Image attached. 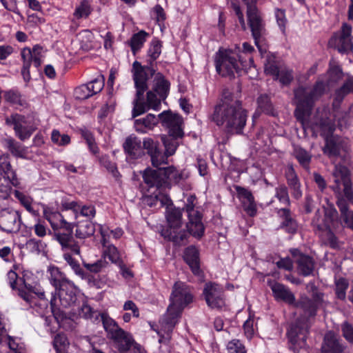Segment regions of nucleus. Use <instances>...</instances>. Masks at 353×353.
Instances as JSON below:
<instances>
[{
  "label": "nucleus",
  "mask_w": 353,
  "mask_h": 353,
  "mask_svg": "<svg viewBox=\"0 0 353 353\" xmlns=\"http://www.w3.org/2000/svg\"><path fill=\"white\" fill-rule=\"evenodd\" d=\"M183 259L189 265L192 273L199 279H203L204 276L200 268L199 254L198 250L194 246H190L185 250Z\"/></svg>",
  "instance_id": "obj_25"
},
{
  "label": "nucleus",
  "mask_w": 353,
  "mask_h": 353,
  "mask_svg": "<svg viewBox=\"0 0 353 353\" xmlns=\"http://www.w3.org/2000/svg\"><path fill=\"white\" fill-rule=\"evenodd\" d=\"M328 80L327 83L332 84L338 82L343 77V72L341 69L336 65L332 66L330 68L328 72Z\"/></svg>",
  "instance_id": "obj_54"
},
{
  "label": "nucleus",
  "mask_w": 353,
  "mask_h": 353,
  "mask_svg": "<svg viewBox=\"0 0 353 353\" xmlns=\"http://www.w3.org/2000/svg\"><path fill=\"white\" fill-rule=\"evenodd\" d=\"M0 174L8 179L10 183L17 186L19 183L16 170L11 164V158L9 153L0 154Z\"/></svg>",
  "instance_id": "obj_26"
},
{
  "label": "nucleus",
  "mask_w": 353,
  "mask_h": 353,
  "mask_svg": "<svg viewBox=\"0 0 353 353\" xmlns=\"http://www.w3.org/2000/svg\"><path fill=\"white\" fill-rule=\"evenodd\" d=\"M142 176L144 182L150 188H166V179L163 168L158 167L157 170L147 168L143 171Z\"/></svg>",
  "instance_id": "obj_22"
},
{
  "label": "nucleus",
  "mask_w": 353,
  "mask_h": 353,
  "mask_svg": "<svg viewBox=\"0 0 353 353\" xmlns=\"http://www.w3.org/2000/svg\"><path fill=\"white\" fill-rule=\"evenodd\" d=\"M69 285L63 286L57 291L59 292V301L64 307H67L73 304L77 299L75 293V286L72 281L68 282Z\"/></svg>",
  "instance_id": "obj_32"
},
{
  "label": "nucleus",
  "mask_w": 353,
  "mask_h": 353,
  "mask_svg": "<svg viewBox=\"0 0 353 353\" xmlns=\"http://www.w3.org/2000/svg\"><path fill=\"white\" fill-rule=\"evenodd\" d=\"M63 259L67 261V263L70 265V266L77 275H79L81 277L84 276L83 270L80 267L79 263L72 256L70 253H64Z\"/></svg>",
  "instance_id": "obj_57"
},
{
  "label": "nucleus",
  "mask_w": 353,
  "mask_h": 353,
  "mask_svg": "<svg viewBox=\"0 0 353 353\" xmlns=\"http://www.w3.org/2000/svg\"><path fill=\"white\" fill-rule=\"evenodd\" d=\"M101 256L109 260L112 263L121 267L123 261L121 259L120 253L118 249L112 243L103 246Z\"/></svg>",
  "instance_id": "obj_38"
},
{
  "label": "nucleus",
  "mask_w": 353,
  "mask_h": 353,
  "mask_svg": "<svg viewBox=\"0 0 353 353\" xmlns=\"http://www.w3.org/2000/svg\"><path fill=\"white\" fill-rule=\"evenodd\" d=\"M248 117L241 101L228 89L223 90L220 101L214 107L212 120L228 134H241Z\"/></svg>",
  "instance_id": "obj_2"
},
{
  "label": "nucleus",
  "mask_w": 353,
  "mask_h": 353,
  "mask_svg": "<svg viewBox=\"0 0 353 353\" xmlns=\"http://www.w3.org/2000/svg\"><path fill=\"white\" fill-rule=\"evenodd\" d=\"M343 336L350 343H353V325L347 321L343 322L341 325Z\"/></svg>",
  "instance_id": "obj_63"
},
{
  "label": "nucleus",
  "mask_w": 353,
  "mask_h": 353,
  "mask_svg": "<svg viewBox=\"0 0 353 353\" xmlns=\"http://www.w3.org/2000/svg\"><path fill=\"white\" fill-rule=\"evenodd\" d=\"M162 43L157 39H154L151 41L148 50L147 60L148 65L143 66L145 69V72L150 76H153L155 73L154 68V62L159 58L161 53Z\"/></svg>",
  "instance_id": "obj_28"
},
{
  "label": "nucleus",
  "mask_w": 353,
  "mask_h": 353,
  "mask_svg": "<svg viewBox=\"0 0 353 353\" xmlns=\"http://www.w3.org/2000/svg\"><path fill=\"white\" fill-rule=\"evenodd\" d=\"M197 199L195 195H190L187 198L183 209L188 213V221L186 228L190 234L195 238H201L205 232V227L202 222V215L199 211L195 209Z\"/></svg>",
  "instance_id": "obj_9"
},
{
  "label": "nucleus",
  "mask_w": 353,
  "mask_h": 353,
  "mask_svg": "<svg viewBox=\"0 0 353 353\" xmlns=\"http://www.w3.org/2000/svg\"><path fill=\"white\" fill-rule=\"evenodd\" d=\"M52 344L56 353H68L70 342L65 334H57L53 338Z\"/></svg>",
  "instance_id": "obj_40"
},
{
  "label": "nucleus",
  "mask_w": 353,
  "mask_h": 353,
  "mask_svg": "<svg viewBox=\"0 0 353 353\" xmlns=\"http://www.w3.org/2000/svg\"><path fill=\"white\" fill-rule=\"evenodd\" d=\"M48 271L50 273V282L55 288L56 291L61 287L65 286V284L68 285V282L70 281L66 278L65 275L58 268L50 267Z\"/></svg>",
  "instance_id": "obj_37"
},
{
  "label": "nucleus",
  "mask_w": 353,
  "mask_h": 353,
  "mask_svg": "<svg viewBox=\"0 0 353 353\" xmlns=\"http://www.w3.org/2000/svg\"><path fill=\"white\" fill-rule=\"evenodd\" d=\"M132 72L134 86L137 90L136 97L133 101V109L132 111V118H135L150 109L159 110L161 106L162 99L157 96L154 91L150 90L146 93V99L143 101L144 92L148 89V80L149 76L145 72V68L138 61H134L132 64Z\"/></svg>",
  "instance_id": "obj_4"
},
{
  "label": "nucleus",
  "mask_w": 353,
  "mask_h": 353,
  "mask_svg": "<svg viewBox=\"0 0 353 353\" xmlns=\"http://www.w3.org/2000/svg\"><path fill=\"white\" fill-rule=\"evenodd\" d=\"M154 84L152 91L157 92L161 99L165 100L168 95L170 90V83L167 81L164 76L158 72L154 73Z\"/></svg>",
  "instance_id": "obj_36"
},
{
  "label": "nucleus",
  "mask_w": 353,
  "mask_h": 353,
  "mask_svg": "<svg viewBox=\"0 0 353 353\" xmlns=\"http://www.w3.org/2000/svg\"><path fill=\"white\" fill-rule=\"evenodd\" d=\"M294 155L300 164L307 168L311 161L312 155L302 148H296L294 150Z\"/></svg>",
  "instance_id": "obj_48"
},
{
  "label": "nucleus",
  "mask_w": 353,
  "mask_h": 353,
  "mask_svg": "<svg viewBox=\"0 0 353 353\" xmlns=\"http://www.w3.org/2000/svg\"><path fill=\"white\" fill-rule=\"evenodd\" d=\"M275 197L284 205L289 206L290 205L288 190L284 184H281L275 188Z\"/></svg>",
  "instance_id": "obj_50"
},
{
  "label": "nucleus",
  "mask_w": 353,
  "mask_h": 353,
  "mask_svg": "<svg viewBox=\"0 0 353 353\" xmlns=\"http://www.w3.org/2000/svg\"><path fill=\"white\" fill-rule=\"evenodd\" d=\"M309 329L308 319L304 317L297 319L288 330L290 349L294 352L298 353L301 349L305 347Z\"/></svg>",
  "instance_id": "obj_10"
},
{
  "label": "nucleus",
  "mask_w": 353,
  "mask_h": 353,
  "mask_svg": "<svg viewBox=\"0 0 353 353\" xmlns=\"http://www.w3.org/2000/svg\"><path fill=\"white\" fill-rule=\"evenodd\" d=\"M21 216L19 211L5 208L0 211V229L7 233L17 232L21 228Z\"/></svg>",
  "instance_id": "obj_15"
},
{
  "label": "nucleus",
  "mask_w": 353,
  "mask_h": 353,
  "mask_svg": "<svg viewBox=\"0 0 353 353\" xmlns=\"http://www.w3.org/2000/svg\"><path fill=\"white\" fill-rule=\"evenodd\" d=\"M102 323L108 339L112 341L118 353H128L132 347H139L132 335L121 328L114 320L103 315Z\"/></svg>",
  "instance_id": "obj_5"
},
{
  "label": "nucleus",
  "mask_w": 353,
  "mask_h": 353,
  "mask_svg": "<svg viewBox=\"0 0 353 353\" xmlns=\"http://www.w3.org/2000/svg\"><path fill=\"white\" fill-rule=\"evenodd\" d=\"M192 300L193 295L190 287L183 282L176 281L172 287L170 304L161 321V330L157 332L160 342L171 339V334L183 310Z\"/></svg>",
  "instance_id": "obj_3"
},
{
  "label": "nucleus",
  "mask_w": 353,
  "mask_h": 353,
  "mask_svg": "<svg viewBox=\"0 0 353 353\" xmlns=\"http://www.w3.org/2000/svg\"><path fill=\"white\" fill-rule=\"evenodd\" d=\"M79 315L85 319H94L97 320L99 316L102 319V316L105 314L94 310L88 303H83L80 307Z\"/></svg>",
  "instance_id": "obj_49"
},
{
  "label": "nucleus",
  "mask_w": 353,
  "mask_h": 353,
  "mask_svg": "<svg viewBox=\"0 0 353 353\" xmlns=\"http://www.w3.org/2000/svg\"><path fill=\"white\" fill-rule=\"evenodd\" d=\"M351 32L352 26L347 23H343L341 31L331 38L330 44L333 46L340 52H349L353 49V41Z\"/></svg>",
  "instance_id": "obj_16"
},
{
  "label": "nucleus",
  "mask_w": 353,
  "mask_h": 353,
  "mask_svg": "<svg viewBox=\"0 0 353 353\" xmlns=\"http://www.w3.org/2000/svg\"><path fill=\"white\" fill-rule=\"evenodd\" d=\"M6 124L12 126L16 136L21 140L25 141L29 139L35 128L27 121L25 116L19 114H12L5 119Z\"/></svg>",
  "instance_id": "obj_12"
},
{
  "label": "nucleus",
  "mask_w": 353,
  "mask_h": 353,
  "mask_svg": "<svg viewBox=\"0 0 353 353\" xmlns=\"http://www.w3.org/2000/svg\"><path fill=\"white\" fill-rule=\"evenodd\" d=\"M148 35V34L144 30H141L132 37L130 41H129V44L134 54H135L141 48L146 40V37Z\"/></svg>",
  "instance_id": "obj_45"
},
{
  "label": "nucleus",
  "mask_w": 353,
  "mask_h": 353,
  "mask_svg": "<svg viewBox=\"0 0 353 353\" xmlns=\"http://www.w3.org/2000/svg\"><path fill=\"white\" fill-rule=\"evenodd\" d=\"M163 174L166 179V188L170 186V183H178L184 179L183 173L176 170L173 166L163 168Z\"/></svg>",
  "instance_id": "obj_41"
},
{
  "label": "nucleus",
  "mask_w": 353,
  "mask_h": 353,
  "mask_svg": "<svg viewBox=\"0 0 353 353\" xmlns=\"http://www.w3.org/2000/svg\"><path fill=\"white\" fill-rule=\"evenodd\" d=\"M285 175L292 197L296 200L300 199L303 196L301 188V185L298 176L292 165L288 167Z\"/></svg>",
  "instance_id": "obj_29"
},
{
  "label": "nucleus",
  "mask_w": 353,
  "mask_h": 353,
  "mask_svg": "<svg viewBox=\"0 0 353 353\" xmlns=\"http://www.w3.org/2000/svg\"><path fill=\"white\" fill-rule=\"evenodd\" d=\"M158 146L159 143L154 141L150 137L144 138L143 140L142 147L143 150H147V153L151 158L152 165L156 168L166 164V157L163 155Z\"/></svg>",
  "instance_id": "obj_20"
},
{
  "label": "nucleus",
  "mask_w": 353,
  "mask_h": 353,
  "mask_svg": "<svg viewBox=\"0 0 353 353\" xmlns=\"http://www.w3.org/2000/svg\"><path fill=\"white\" fill-rule=\"evenodd\" d=\"M295 263L297 264V270L304 276L310 275L314 269V262L312 257L303 254L296 249L290 251Z\"/></svg>",
  "instance_id": "obj_21"
},
{
  "label": "nucleus",
  "mask_w": 353,
  "mask_h": 353,
  "mask_svg": "<svg viewBox=\"0 0 353 353\" xmlns=\"http://www.w3.org/2000/svg\"><path fill=\"white\" fill-rule=\"evenodd\" d=\"M42 50V47L37 45L32 50L29 48H25L21 50V55L23 62L21 74L26 81H29L30 79V67L31 63L33 62L36 68H39L41 65Z\"/></svg>",
  "instance_id": "obj_13"
},
{
  "label": "nucleus",
  "mask_w": 353,
  "mask_h": 353,
  "mask_svg": "<svg viewBox=\"0 0 353 353\" xmlns=\"http://www.w3.org/2000/svg\"><path fill=\"white\" fill-rule=\"evenodd\" d=\"M159 123V119L153 114H148L145 117L136 119L134 122L135 130L139 133H146Z\"/></svg>",
  "instance_id": "obj_33"
},
{
  "label": "nucleus",
  "mask_w": 353,
  "mask_h": 353,
  "mask_svg": "<svg viewBox=\"0 0 353 353\" xmlns=\"http://www.w3.org/2000/svg\"><path fill=\"white\" fill-rule=\"evenodd\" d=\"M3 148L10 152L14 157L26 159L28 154V149L19 141L12 137L4 138L2 140Z\"/></svg>",
  "instance_id": "obj_31"
},
{
  "label": "nucleus",
  "mask_w": 353,
  "mask_h": 353,
  "mask_svg": "<svg viewBox=\"0 0 353 353\" xmlns=\"http://www.w3.org/2000/svg\"><path fill=\"white\" fill-rule=\"evenodd\" d=\"M321 353H341L343 347L339 339L332 332H328L325 335Z\"/></svg>",
  "instance_id": "obj_35"
},
{
  "label": "nucleus",
  "mask_w": 353,
  "mask_h": 353,
  "mask_svg": "<svg viewBox=\"0 0 353 353\" xmlns=\"http://www.w3.org/2000/svg\"><path fill=\"white\" fill-rule=\"evenodd\" d=\"M85 85L92 97L101 91L104 85V82L103 79H94Z\"/></svg>",
  "instance_id": "obj_60"
},
{
  "label": "nucleus",
  "mask_w": 353,
  "mask_h": 353,
  "mask_svg": "<svg viewBox=\"0 0 353 353\" xmlns=\"http://www.w3.org/2000/svg\"><path fill=\"white\" fill-rule=\"evenodd\" d=\"M332 177L334 184L330 186V188L334 192L337 199L343 196L341 194L343 191L345 199L352 203L353 190L348 168L341 163H336L332 172Z\"/></svg>",
  "instance_id": "obj_7"
},
{
  "label": "nucleus",
  "mask_w": 353,
  "mask_h": 353,
  "mask_svg": "<svg viewBox=\"0 0 353 353\" xmlns=\"http://www.w3.org/2000/svg\"><path fill=\"white\" fill-rule=\"evenodd\" d=\"M241 57L230 50L220 49L215 56L216 72L222 77H234L240 69Z\"/></svg>",
  "instance_id": "obj_8"
},
{
  "label": "nucleus",
  "mask_w": 353,
  "mask_h": 353,
  "mask_svg": "<svg viewBox=\"0 0 353 353\" xmlns=\"http://www.w3.org/2000/svg\"><path fill=\"white\" fill-rule=\"evenodd\" d=\"M275 17L278 26L281 28L282 32L285 34L287 23L285 10L276 8L275 10Z\"/></svg>",
  "instance_id": "obj_62"
},
{
  "label": "nucleus",
  "mask_w": 353,
  "mask_h": 353,
  "mask_svg": "<svg viewBox=\"0 0 353 353\" xmlns=\"http://www.w3.org/2000/svg\"><path fill=\"white\" fill-rule=\"evenodd\" d=\"M228 353H246L245 345L239 340L233 339L227 345Z\"/></svg>",
  "instance_id": "obj_56"
},
{
  "label": "nucleus",
  "mask_w": 353,
  "mask_h": 353,
  "mask_svg": "<svg viewBox=\"0 0 353 353\" xmlns=\"http://www.w3.org/2000/svg\"><path fill=\"white\" fill-rule=\"evenodd\" d=\"M54 238L60 243L63 250H70L77 255L81 254L80 245L72 236V230L66 232H56Z\"/></svg>",
  "instance_id": "obj_24"
},
{
  "label": "nucleus",
  "mask_w": 353,
  "mask_h": 353,
  "mask_svg": "<svg viewBox=\"0 0 353 353\" xmlns=\"http://www.w3.org/2000/svg\"><path fill=\"white\" fill-rule=\"evenodd\" d=\"M236 190L243 204L254 201V198L250 190L240 186H236Z\"/></svg>",
  "instance_id": "obj_61"
},
{
  "label": "nucleus",
  "mask_w": 353,
  "mask_h": 353,
  "mask_svg": "<svg viewBox=\"0 0 353 353\" xmlns=\"http://www.w3.org/2000/svg\"><path fill=\"white\" fill-rule=\"evenodd\" d=\"M14 195L27 211L34 215L37 214V212L34 210L32 206L33 200L30 196L26 195L24 193L19 190H15L14 192Z\"/></svg>",
  "instance_id": "obj_47"
},
{
  "label": "nucleus",
  "mask_w": 353,
  "mask_h": 353,
  "mask_svg": "<svg viewBox=\"0 0 353 353\" xmlns=\"http://www.w3.org/2000/svg\"><path fill=\"white\" fill-rule=\"evenodd\" d=\"M203 294L207 305L212 309H221L225 306L224 290L220 285L211 282L206 283Z\"/></svg>",
  "instance_id": "obj_14"
},
{
  "label": "nucleus",
  "mask_w": 353,
  "mask_h": 353,
  "mask_svg": "<svg viewBox=\"0 0 353 353\" xmlns=\"http://www.w3.org/2000/svg\"><path fill=\"white\" fill-rule=\"evenodd\" d=\"M161 139L165 146V151L163 155L166 157L167 161L168 157L174 154L177 148L178 143L176 141L177 138L173 137L169 134V136L162 135ZM167 163L168 162L166 161V163Z\"/></svg>",
  "instance_id": "obj_44"
},
{
  "label": "nucleus",
  "mask_w": 353,
  "mask_h": 353,
  "mask_svg": "<svg viewBox=\"0 0 353 353\" xmlns=\"http://www.w3.org/2000/svg\"><path fill=\"white\" fill-rule=\"evenodd\" d=\"M95 232L94 225L88 220L80 221L77 225L75 235L79 239L91 236Z\"/></svg>",
  "instance_id": "obj_39"
},
{
  "label": "nucleus",
  "mask_w": 353,
  "mask_h": 353,
  "mask_svg": "<svg viewBox=\"0 0 353 353\" xmlns=\"http://www.w3.org/2000/svg\"><path fill=\"white\" fill-rule=\"evenodd\" d=\"M270 288L276 299L283 301L289 304L294 303V295L283 284L274 283L270 285Z\"/></svg>",
  "instance_id": "obj_34"
},
{
  "label": "nucleus",
  "mask_w": 353,
  "mask_h": 353,
  "mask_svg": "<svg viewBox=\"0 0 353 353\" xmlns=\"http://www.w3.org/2000/svg\"><path fill=\"white\" fill-rule=\"evenodd\" d=\"M82 137L85 140L90 151L94 154H98L99 150L92 134L88 130H83L82 131Z\"/></svg>",
  "instance_id": "obj_55"
},
{
  "label": "nucleus",
  "mask_w": 353,
  "mask_h": 353,
  "mask_svg": "<svg viewBox=\"0 0 353 353\" xmlns=\"http://www.w3.org/2000/svg\"><path fill=\"white\" fill-rule=\"evenodd\" d=\"M349 94H353V77H348L343 85L336 90L335 100L341 102Z\"/></svg>",
  "instance_id": "obj_42"
},
{
  "label": "nucleus",
  "mask_w": 353,
  "mask_h": 353,
  "mask_svg": "<svg viewBox=\"0 0 353 353\" xmlns=\"http://www.w3.org/2000/svg\"><path fill=\"white\" fill-rule=\"evenodd\" d=\"M165 217L168 227L163 231L162 234L176 245L185 244L187 241L188 233L185 230L181 229L183 225L181 210L172 206L167 207Z\"/></svg>",
  "instance_id": "obj_6"
},
{
  "label": "nucleus",
  "mask_w": 353,
  "mask_h": 353,
  "mask_svg": "<svg viewBox=\"0 0 353 353\" xmlns=\"http://www.w3.org/2000/svg\"><path fill=\"white\" fill-rule=\"evenodd\" d=\"M159 119L163 125L169 129L170 136L175 138H181L183 136L181 128L182 118L177 114H173L170 111H164L159 114Z\"/></svg>",
  "instance_id": "obj_18"
},
{
  "label": "nucleus",
  "mask_w": 353,
  "mask_h": 353,
  "mask_svg": "<svg viewBox=\"0 0 353 353\" xmlns=\"http://www.w3.org/2000/svg\"><path fill=\"white\" fill-rule=\"evenodd\" d=\"M52 141L58 145H68L70 138L67 134H61L58 130H54L51 135Z\"/></svg>",
  "instance_id": "obj_58"
},
{
  "label": "nucleus",
  "mask_w": 353,
  "mask_h": 353,
  "mask_svg": "<svg viewBox=\"0 0 353 353\" xmlns=\"http://www.w3.org/2000/svg\"><path fill=\"white\" fill-rule=\"evenodd\" d=\"M259 108L266 113H270L272 110V104L269 97L266 94H262L257 99Z\"/></svg>",
  "instance_id": "obj_64"
},
{
  "label": "nucleus",
  "mask_w": 353,
  "mask_h": 353,
  "mask_svg": "<svg viewBox=\"0 0 353 353\" xmlns=\"http://www.w3.org/2000/svg\"><path fill=\"white\" fill-rule=\"evenodd\" d=\"M297 306L304 310L309 316H314L318 309L313 301L307 297H302Z\"/></svg>",
  "instance_id": "obj_51"
},
{
  "label": "nucleus",
  "mask_w": 353,
  "mask_h": 353,
  "mask_svg": "<svg viewBox=\"0 0 353 353\" xmlns=\"http://www.w3.org/2000/svg\"><path fill=\"white\" fill-rule=\"evenodd\" d=\"M336 294L337 297L341 300H344L346 296V290L348 288V282L344 278H339L335 282Z\"/></svg>",
  "instance_id": "obj_52"
},
{
  "label": "nucleus",
  "mask_w": 353,
  "mask_h": 353,
  "mask_svg": "<svg viewBox=\"0 0 353 353\" xmlns=\"http://www.w3.org/2000/svg\"><path fill=\"white\" fill-rule=\"evenodd\" d=\"M323 214L330 225L331 224L334 225V222L337 221L338 212L332 204H328L323 207Z\"/></svg>",
  "instance_id": "obj_53"
},
{
  "label": "nucleus",
  "mask_w": 353,
  "mask_h": 353,
  "mask_svg": "<svg viewBox=\"0 0 353 353\" xmlns=\"http://www.w3.org/2000/svg\"><path fill=\"white\" fill-rule=\"evenodd\" d=\"M123 148L128 158L131 159H137L145 154L142 141L134 135H130L125 139L123 143Z\"/></svg>",
  "instance_id": "obj_23"
},
{
  "label": "nucleus",
  "mask_w": 353,
  "mask_h": 353,
  "mask_svg": "<svg viewBox=\"0 0 353 353\" xmlns=\"http://www.w3.org/2000/svg\"><path fill=\"white\" fill-rule=\"evenodd\" d=\"M347 202L343 196H340L336 201V205L340 211L341 225L353 231V211L350 210Z\"/></svg>",
  "instance_id": "obj_30"
},
{
  "label": "nucleus",
  "mask_w": 353,
  "mask_h": 353,
  "mask_svg": "<svg viewBox=\"0 0 353 353\" xmlns=\"http://www.w3.org/2000/svg\"><path fill=\"white\" fill-rule=\"evenodd\" d=\"M311 223L314 229L319 232H325L330 228L324 214H322L319 210L316 211Z\"/></svg>",
  "instance_id": "obj_43"
},
{
  "label": "nucleus",
  "mask_w": 353,
  "mask_h": 353,
  "mask_svg": "<svg viewBox=\"0 0 353 353\" xmlns=\"http://www.w3.org/2000/svg\"><path fill=\"white\" fill-rule=\"evenodd\" d=\"M85 85L92 97L101 91L104 85V82L103 79H94Z\"/></svg>",
  "instance_id": "obj_59"
},
{
  "label": "nucleus",
  "mask_w": 353,
  "mask_h": 353,
  "mask_svg": "<svg viewBox=\"0 0 353 353\" xmlns=\"http://www.w3.org/2000/svg\"><path fill=\"white\" fill-rule=\"evenodd\" d=\"M247 17L252 36L256 46L266 34L265 23L255 4L248 3Z\"/></svg>",
  "instance_id": "obj_11"
},
{
  "label": "nucleus",
  "mask_w": 353,
  "mask_h": 353,
  "mask_svg": "<svg viewBox=\"0 0 353 353\" xmlns=\"http://www.w3.org/2000/svg\"><path fill=\"white\" fill-rule=\"evenodd\" d=\"M83 265L87 270L90 271L92 273H99L105 270L110 266L109 263L101 256V258L97 260L94 263H86L83 262Z\"/></svg>",
  "instance_id": "obj_46"
},
{
  "label": "nucleus",
  "mask_w": 353,
  "mask_h": 353,
  "mask_svg": "<svg viewBox=\"0 0 353 353\" xmlns=\"http://www.w3.org/2000/svg\"><path fill=\"white\" fill-rule=\"evenodd\" d=\"M325 89L324 83L319 81L312 88L300 86L294 90L296 103L294 114L305 130L311 128L314 131L332 133L335 129L334 123L328 117L329 109L327 107L318 108L313 120H308L315 101L323 96Z\"/></svg>",
  "instance_id": "obj_1"
},
{
  "label": "nucleus",
  "mask_w": 353,
  "mask_h": 353,
  "mask_svg": "<svg viewBox=\"0 0 353 353\" xmlns=\"http://www.w3.org/2000/svg\"><path fill=\"white\" fill-rule=\"evenodd\" d=\"M325 142L323 152L328 157L333 164L338 163L336 162L338 158H340L342 161L345 160V150L343 143L339 137L333 135L327 136L325 139Z\"/></svg>",
  "instance_id": "obj_17"
},
{
  "label": "nucleus",
  "mask_w": 353,
  "mask_h": 353,
  "mask_svg": "<svg viewBox=\"0 0 353 353\" xmlns=\"http://www.w3.org/2000/svg\"><path fill=\"white\" fill-rule=\"evenodd\" d=\"M265 72L274 79H279L283 85H288L293 80L292 70L279 68L274 61L268 60L265 63Z\"/></svg>",
  "instance_id": "obj_19"
},
{
  "label": "nucleus",
  "mask_w": 353,
  "mask_h": 353,
  "mask_svg": "<svg viewBox=\"0 0 353 353\" xmlns=\"http://www.w3.org/2000/svg\"><path fill=\"white\" fill-rule=\"evenodd\" d=\"M43 214L54 230L65 229L66 231H70L73 228L72 224L67 222L59 212L52 211L50 209H45Z\"/></svg>",
  "instance_id": "obj_27"
}]
</instances>
